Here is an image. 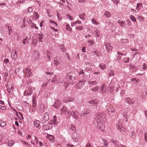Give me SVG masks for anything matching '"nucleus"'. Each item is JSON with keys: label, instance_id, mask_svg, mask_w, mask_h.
<instances>
[{"label": "nucleus", "instance_id": "nucleus-1", "mask_svg": "<svg viewBox=\"0 0 147 147\" xmlns=\"http://www.w3.org/2000/svg\"><path fill=\"white\" fill-rule=\"evenodd\" d=\"M75 74L72 72L68 73L66 75V78L64 79V86L65 88L66 89L69 84H71L73 83V81L75 80Z\"/></svg>", "mask_w": 147, "mask_h": 147}, {"label": "nucleus", "instance_id": "nucleus-2", "mask_svg": "<svg viewBox=\"0 0 147 147\" xmlns=\"http://www.w3.org/2000/svg\"><path fill=\"white\" fill-rule=\"evenodd\" d=\"M93 123L94 126L96 127L97 128L101 131L104 130V125L103 124L101 123L100 119L98 118H95L93 120Z\"/></svg>", "mask_w": 147, "mask_h": 147}, {"label": "nucleus", "instance_id": "nucleus-3", "mask_svg": "<svg viewBox=\"0 0 147 147\" xmlns=\"http://www.w3.org/2000/svg\"><path fill=\"white\" fill-rule=\"evenodd\" d=\"M53 61L55 66L58 69L60 70L63 67V65L61 63V60L59 57H55Z\"/></svg>", "mask_w": 147, "mask_h": 147}, {"label": "nucleus", "instance_id": "nucleus-4", "mask_svg": "<svg viewBox=\"0 0 147 147\" xmlns=\"http://www.w3.org/2000/svg\"><path fill=\"white\" fill-rule=\"evenodd\" d=\"M71 137L73 141L75 142H78L80 138L79 134L76 132H74L72 134Z\"/></svg>", "mask_w": 147, "mask_h": 147}, {"label": "nucleus", "instance_id": "nucleus-5", "mask_svg": "<svg viewBox=\"0 0 147 147\" xmlns=\"http://www.w3.org/2000/svg\"><path fill=\"white\" fill-rule=\"evenodd\" d=\"M116 127L117 129L122 134H124L126 131V129L124 128L123 124L120 125L119 123V124H117Z\"/></svg>", "mask_w": 147, "mask_h": 147}, {"label": "nucleus", "instance_id": "nucleus-6", "mask_svg": "<svg viewBox=\"0 0 147 147\" xmlns=\"http://www.w3.org/2000/svg\"><path fill=\"white\" fill-rule=\"evenodd\" d=\"M104 45L105 46L107 51V52H110L111 51L113 47L111 46L110 43H107L105 41L104 43Z\"/></svg>", "mask_w": 147, "mask_h": 147}, {"label": "nucleus", "instance_id": "nucleus-7", "mask_svg": "<svg viewBox=\"0 0 147 147\" xmlns=\"http://www.w3.org/2000/svg\"><path fill=\"white\" fill-rule=\"evenodd\" d=\"M85 82L86 81L84 80H82V81H79L76 85V88L78 89H80L84 85Z\"/></svg>", "mask_w": 147, "mask_h": 147}, {"label": "nucleus", "instance_id": "nucleus-8", "mask_svg": "<svg viewBox=\"0 0 147 147\" xmlns=\"http://www.w3.org/2000/svg\"><path fill=\"white\" fill-rule=\"evenodd\" d=\"M125 100L127 103L129 105H132L135 102V100L134 98H131L129 97L126 98Z\"/></svg>", "mask_w": 147, "mask_h": 147}, {"label": "nucleus", "instance_id": "nucleus-9", "mask_svg": "<svg viewBox=\"0 0 147 147\" xmlns=\"http://www.w3.org/2000/svg\"><path fill=\"white\" fill-rule=\"evenodd\" d=\"M32 91V87H29L27 88L26 90L25 91L24 93V96H28L31 95Z\"/></svg>", "mask_w": 147, "mask_h": 147}, {"label": "nucleus", "instance_id": "nucleus-10", "mask_svg": "<svg viewBox=\"0 0 147 147\" xmlns=\"http://www.w3.org/2000/svg\"><path fill=\"white\" fill-rule=\"evenodd\" d=\"M70 115L73 116L74 118L76 119L78 118V116L79 114L78 112L76 111L73 110L70 112Z\"/></svg>", "mask_w": 147, "mask_h": 147}, {"label": "nucleus", "instance_id": "nucleus-11", "mask_svg": "<svg viewBox=\"0 0 147 147\" xmlns=\"http://www.w3.org/2000/svg\"><path fill=\"white\" fill-rule=\"evenodd\" d=\"M90 111L88 109H85L81 113V116L82 117H84L90 113Z\"/></svg>", "mask_w": 147, "mask_h": 147}, {"label": "nucleus", "instance_id": "nucleus-12", "mask_svg": "<svg viewBox=\"0 0 147 147\" xmlns=\"http://www.w3.org/2000/svg\"><path fill=\"white\" fill-rule=\"evenodd\" d=\"M61 103L59 100H55V104L53 105L54 107L56 109H58L60 106L61 105Z\"/></svg>", "mask_w": 147, "mask_h": 147}, {"label": "nucleus", "instance_id": "nucleus-13", "mask_svg": "<svg viewBox=\"0 0 147 147\" xmlns=\"http://www.w3.org/2000/svg\"><path fill=\"white\" fill-rule=\"evenodd\" d=\"M98 100L97 98H93L89 101V102L91 104L93 105H97L98 103Z\"/></svg>", "mask_w": 147, "mask_h": 147}, {"label": "nucleus", "instance_id": "nucleus-14", "mask_svg": "<svg viewBox=\"0 0 147 147\" xmlns=\"http://www.w3.org/2000/svg\"><path fill=\"white\" fill-rule=\"evenodd\" d=\"M108 107L107 111L109 114L114 113L115 109L114 108L111 106H108Z\"/></svg>", "mask_w": 147, "mask_h": 147}, {"label": "nucleus", "instance_id": "nucleus-15", "mask_svg": "<svg viewBox=\"0 0 147 147\" xmlns=\"http://www.w3.org/2000/svg\"><path fill=\"white\" fill-rule=\"evenodd\" d=\"M60 111L62 114H64L66 112H68V109L66 106L63 105Z\"/></svg>", "mask_w": 147, "mask_h": 147}, {"label": "nucleus", "instance_id": "nucleus-16", "mask_svg": "<svg viewBox=\"0 0 147 147\" xmlns=\"http://www.w3.org/2000/svg\"><path fill=\"white\" fill-rule=\"evenodd\" d=\"M105 117V115L104 114L102 113H98L96 115V117L98 118L99 119H102Z\"/></svg>", "mask_w": 147, "mask_h": 147}, {"label": "nucleus", "instance_id": "nucleus-17", "mask_svg": "<svg viewBox=\"0 0 147 147\" xmlns=\"http://www.w3.org/2000/svg\"><path fill=\"white\" fill-rule=\"evenodd\" d=\"M110 141L114 144L116 147H119V144L116 139L111 138L110 140Z\"/></svg>", "mask_w": 147, "mask_h": 147}, {"label": "nucleus", "instance_id": "nucleus-18", "mask_svg": "<svg viewBox=\"0 0 147 147\" xmlns=\"http://www.w3.org/2000/svg\"><path fill=\"white\" fill-rule=\"evenodd\" d=\"M14 141L13 140H9L8 143H5V145L8 146L9 147H10L12 146L14 144Z\"/></svg>", "mask_w": 147, "mask_h": 147}, {"label": "nucleus", "instance_id": "nucleus-19", "mask_svg": "<svg viewBox=\"0 0 147 147\" xmlns=\"http://www.w3.org/2000/svg\"><path fill=\"white\" fill-rule=\"evenodd\" d=\"M43 116V119L45 120V121H47L49 119V114L47 112L44 113Z\"/></svg>", "mask_w": 147, "mask_h": 147}, {"label": "nucleus", "instance_id": "nucleus-20", "mask_svg": "<svg viewBox=\"0 0 147 147\" xmlns=\"http://www.w3.org/2000/svg\"><path fill=\"white\" fill-rule=\"evenodd\" d=\"M117 22L119 24L120 26L122 27H125L126 26V23L123 21H120L119 20H118Z\"/></svg>", "mask_w": 147, "mask_h": 147}, {"label": "nucleus", "instance_id": "nucleus-21", "mask_svg": "<svg viewBox=\"0 0 147 147\" xmlns=\"http://www.w3.org/2000/svg\"><path fill=\"white\" fill-rule=\"evenodd\" d=\"M131 133V135H130V136H131V138H132L133 139H135L136 138V133L134 131L132 130L130 131Z\"/></svg>", "mask_w": 147, "mask_h": 147}, {"label": "nucleus", "instance_id": "nucleus-22", "mask_svg": "<svg viewBox=\"0 0 147 147\" xmlns=\"http://www.w3.org/2000/svg\"><path fill=\"white\" fill-rule=\"evenodd\" d=\"M12 53H13V55L11 56L13 59H16L18 57V54L16 50H13L12 52Z\"/></svg>", "mask_w": 147, "mask_h": 147}, {"label": "nucleus", "instance_id": "nucleus-23", "mask_svg": "<svg viewBox=\"0 0 147 147\" xmlns=\"http://www.w3.org/2000/svg\"><path fill=\"white\" fill-rule=\"evenodd\" d=\"M131 81H132L134 83L137 84L139 83L140 81V80L138 79H136V78H131L130 79Z\"/></svg>", "mask_w": 147, "mask_h": 147}, {"label": "nucleus", "instance_id": "nucleus-24", "mask_svg": "<svg viewBox=\"0 0 147 147\" xmlns=\"http://www.w3.org/2000/svg\"><path fill=\"white\" fill-rule=\"evenodd\" d=\"M40 121H39L37 120L34 122V125L37 128H38L40 126Z\"/></svg>", "mask_w": 147, "mask_h": 147}, {"label": "nucleus", "instance_id": "nucleus-25", "mask_svg": "<svg viewBox=\"0 0 147 147\" xmlns=\"http://www.w3.org/2000/svg\"><path fill=\"white\" fill-rule=\"evenodd\" d=\"M129 58L125 57L121 61L122 62L126 63L129 62Z\"/></svg>", "mask_w": 147, "mask_h": 147}, {"label": "nucleus", "instance_id": "nucleus-26", "mask_svg": "<svg viewBox=\"0 0 147 147\" xmlns=\"http://www.w3.org/2000/svg\"><path fill=\"white\" fill-rule=\"evenodd\" d=\"M46 137L50 140H54V138L53 136L49 134L47 135Z\"/></svg>", "mask_w": 147, "mask_h": 147}, {"label": "nucleus", "instance_id": "nucleus-27", "mask_svg": "<svg viewBox=\"0 0 147 147\" xmlns=\"http://www.w3.org/2000/svg\"><path fill=\"white\" fill-rule=\"evenodd\" d=\"M79 16L80 18L83 20H84L85 19V15L84 13H83L82 14H80Z\"/></svg>", "mask_w": 147, "mask_h": 147}, {"label": "nucleus", "instance_id": "nucleus-28", "mask_svg": "<svg viewBox=\"0 0 147 147\" xmlns=\"http://www.w3.org/2000/svg\"><path fill=\"white\" fill-rule=\"evenodd\" d=\"M39 37V41L41 42H43V38L44 37V34L42 33L38 34Z\"/></svg>", "mask_w": 147, "mask_h": 147}, {"label": "nucleus", "instance_id": "nucleus-29", "mask_svg": "<svg viewBox=\"0 0 147 147\" xmlns=\"http://www.w3.org/2000/svg\"><path fill=\"white\" fill-rule=\"evenodd\" d=\"M30 69H27V72L26 73V76L28 77H30V75L32 74L31 72H30Z\"/></svg>", "mask_w": 147, "mask_h": 147}, {"label": "nucleus", "instance_id": "nucleus-30", "mask_svg": "<svg viewBox=\"0 0 147 147\" xmlns=\"http://www.w3.org/2000/svg\"><path fill=\"white\" fill-rule=\"evenodd\" d=\"M70 129L72 130L73 131H74V132H76L77 131L76 129V126L74 125H71Z\"/></svg>", "mask_w": 147, "mask_h": 147}, {"label": "nucleus", "instance_id": "nucleus-31", "mask_svg": "<svg viewBox=\"0 0 147 147\" xmlns=\"http://www.w3.org/2000/svg\"><path fill=\"white\" fill-rule=\"evenodd\" d=\"M104 15L106 16L107 18H109L111 16L110 13L108 11H105L104 13Z\"/></svg>", "mask_w": 147, "mask_h": 147}, {"label": "nucleus", "instance_id": "nucleus-32", "mask_svg": "<svg viewBox=\"0 0 147 147\" xmlns=\"http://www.w3.org/2000/svg\"><path fill=\"white\" fill-rule=\"evenodd\" d=\"M53 121L54 124L56 125L57 123V120L56 117L55 115L53 116Z\"/></svg>", "mask_w": 147, "mask_h": 147}, {"label": "nucleus", "instance_id": "nucleus-33", "mask_svg": "<svg viewBox=\"0 0 147 147\" xmlns=\"http://www.w3.org/2000/svg\"><path fill=\"white\" fill-rule=\"evenodd\" d=\"M6 122L1 120L0 124V126L4 127L6 125Z\"/></svg>", "mask_w": 147, "mask_h": 147}, {"label": "nucleus", "instance_id": "nucleus-34", "mask_svg": "<svg viewBox=\"0 0 147 147\" xmlns=\"http://www.w3.org/2000/svg\"><path fill=\"white\" fill-rule=\"evenodd\" d=\"M50 126L48 125L47 124H45L43 126V128L45 130H47L49 129Z\"/></svg>", "mask_w": 147, "mask_h": 147}, {"label": "nucleus", "instance_id": "nucleus-35", "mask_svg": "<svg viewBox=\"0 0 147 147\" xmlns=\"http://www.w3.org/2000/svg\"><path fill=\"white\" fill-rule=\"evenodd\" d=\"M100 89V87L96 86L94 88H92L91 90L92 91H94V92H96L97 91L98 89Z\"/></svg>", "mask_w": 147, "mask_h": 147}, {"label": "nucleus", "instance_id": "nucleus-36", "mask_svg": "<svg viewBox=\"0 0 147 147\" xmlns=\"http://www.w3.org/2000/svg\"><path fill=\"white\" fill-rule=\"evenodd\" d=\"M66 28L67 30L70 32H71L72 30V28L70 27V26L68 24L66 25Z\"/></svg>", "mask_w": 147, "mask_h": 147}, {"label": "nucleus", "instance_id": "nucleus-37", "mask_svg": "<svg viewBox=\"0 0 147 147\" xmlns=\"http://www.w3.org/2000/svg\"><path fill=\"white\" fill-rule=\"evenodd\" d=\"M70 111L68 110V112H66L65 113H64V114H65L66 116V117L67 118H70V113H69Z\"/></svg>", "mask_w": 147, "mask_h": 147}, {"label": "nucleus", "instance_id": "nucleus-38", "mask_svg": "<svg viewBox=\"0 0 147 147\" xmlns=\"http://www.w3.org/2000/svg\"><path fill=\"white\" fill-rule=\"evenodd\" d=\"M99 66L100 67V68L103 69H105L106 68V66H105V64L103 63H100L99 65Z\"/></svg>", "mask_w": 147, "mask_h": 147}, {"label": "nucleus", "instance_id": "nucleus-39", "mask_svg": "<svg viewBox=\"0 0 147 147\" xmlns=\"http://www.w3.org/2000/svg\"><path fill=\"white\" fill-rule=\"evenodd\" d=\"M106 24L108 25L109 27H111L113 26V24L112 23H111L109 22H106Z\"/></svg>", "mask_w": 147, "mask_h": 147}, {"label": "nucleus", "instance_id": "nucleus-40", "mask_svg": "<svg viewBox=\"0 0 147 147\" xmlns=\"http://www.w3.org/2000/svg\"><path fill=\"white\" fill-rule=\"evenodd\" d=\"M130 19L131 20H132L133 22H135L136 21V18L133 15L130 16Z\"/></svg>", "mask_w": 147, "mask_h": 147}, {"label": "nucleus", "instance_id": "nucleus-41", "mask_svg": "<svg viewBox=\"0 0 147 147\" xmlns=\"http://www.w3.org/2000/svg\"><path fill=\"white\" fill-rule=\"evenodd\" d=\"M114 75V71L113 70L111 69L110 71L109 72V77L113 76Z\"/></svg>", "mask_w": 147, "mask_h": 147}, {"label": "nucleus", "instance_id": "nucleus-42", "mask_svg": "<svg viewBox=\"0 0 147 147\" xmlns=\"http://www.w3.org/2000/svg\"><path fill=\"white\" fill-rule=\"evenodd\" d=\"M34 55L35 56V59H38L39 57V53L38 52L37 53H34Z\"/></svg>", "mask_w": 147, "mask_h": 147}, {"label": "nucleus", "instance_id": "nucleus-43", "mask_svg": "<svg viewBox=\"0 0 147 147\" xmlns=\"http://www.w3.org/2000/svg\"><path fill=\"white\" fill-rule=\"evenodd\" d=\"M126 22L127 24L129 26H130L131 24V23L130 20L129 19H127L126 20Z\"/></svg>", "mask_w": 147, "mask_h": 147}, {"label": "nucleus", "instance_id": "nucleus-44", "mask_svg": "<svg viewBox=\"0 0 147 147\" xmlns=\"http://www.w3.org/2000/svg\"><path fill=\"white\" fill-rule=\"evenodd\" d=\"M91 21L93 24H95L96 25H98V22H97L96 20L94 18L92 19Z\"/></svg>", "mask_w": 147, "mask_h": 147}, {"label": "nucleus", "instance_id": "nucleus-45", "mask_svg": "<svg viewBox=\"0 0 147 147\" xmlns=\"http://www.w3.org/2000/svg\"><path fill=\"white\" fill-rule=\"evenodd\" d=\"M84 27L82 26H80L79 27H76V29H78V30H82L84 29Z\"/></svg>", "mask_w": 147, "mask_h": 147}, {"label": "nucleus", "instance_id": "nucleus-46", "mask_svg": "<svg viewBox=\"0 0 147 147\" xmlns=\"http://www.w3.org/2000/svg\"><path fill=\"white\" fill-rule=\"evenodd\" d=\"M126 54H124V53H122L120 52L119 51H118L117 52V55H121V56H125L126 55Z\"/></svg>", "mask_w": 147, "mask_h": 147}, {"label": "nucleus", "instance_id": "nucleus-47", "mask_svg": "<svg viewBox=\"0 0 147 147\" xmlns=\"http://www.w3.org/2000/svg\"><path fill=\"white\" fill-rule=\"evenodd\" d=\"M87 42L89 43V45L90 46H92V45H93L94 44V42H93V41L88 40L87 41Z\"/></svg>", "mask_w": 147, "mask_h": 147}, {"label": "nucleus", "instance_id": "nucleus-48", "mask_svg": "<svg viewBox=\"0 0 147 147\" xmlns=\"http://www.w3.org/2000/svg\"><path fill=\"white\" fill-rule=\"evenodd\" d=\"M106 90H105V88H103L102 87H101V93L102 94L104 93L105 92H106Z\"/></svg>", "mask_w": 147, "mask_h": 147}, {"label": "nucleus", "instance_id": "nucleus-49", "mask_svg": "<svg viewBox=\"0 0 147 147\" xmlns=\"http://www.w3.org/2000/svg\"><path fill=\"white\" fill-rule=\"evenodd\" d=\"M142 68L144 70H145L147 69V66L145 63H144L143 64V67H142Z\"/></svg>", "mask_w": 147, "mask_h": 147}, {"label": "nucleus", "instance_id": "nucleus-50", "mask_svg": "<svg viewBox=\"0 0 147 147\" xmlns=\"http://www.w3.org/2000/svg\"><path fill=\"white\" fill-rule=\"evenodd\" d=\"M32 107H34L36 105V101H35V100L33 99L32 100Z\"/></svg>", "mask_w": 147, "mask_h": 147}, {"label": "nucleus", "instance_id": "nucleus-51", "mask_svg": "<svg viewBox=\"0 0 147 147\" xmlns=\"http://www.w3.org/2000/svg\"><path fill=\"white\" fill-rule=\"evenodd\" d=\"M33 10V9L32 7H29L27 9V11L29 12H31Z\"/></svg>", "mask_w": 147, "mask_h": 147}, {"label": "nucleus", "instance_id": "nucleus-52", "mask_svg": "<svg viewBox=\"0 0 147 147\" xmlns=\"http://www.w3.org/2000/svg\"><path fill=\"white\" fill-rule=\"evenodd\" d=\"M97 83V82H96V81H93L90 82V84L91 85H94Z\"/></svg>", "mask_w": 147, "mask_h": 147}, {"label": "nucleus", "instance_id": "nucleus-53", "mask_svg": "<svg viewBox=\"0 0 147 147\" xmlns=\"http://www.w3.org/2000/svg\"><path fill=\"white\" fill-rule=\"evenodd\" d=\"M8 30H9V32H8V34H9V35H10L12 32L11 28H10L9 26H8Z\"/></svg>", "mask_w": 147, "mask_h": 147}, {"label": "nucleus", "instance_id": "nucleus-54", "mask_svg": "<svg viewBox=\"0 0 147 147\" xmlns=\"http://www.w3.org/2000/svg\"><path fill=\"white\" fill-rule=\"evenodd\" d=\"M103 142H104V145L105 147L107 146L108 145L107 142H106L105 140H102Z\"/></svg>", "mask_w": 147, "mask_h": 147}, {"label": "nucleus", "instance_id": "nucleus-55", "mask_svg": "<svg viewBox=\"0 0 147 147\" xmlns=\"http://www.w3.org/2000/svg\"><path fill=\"white\" fill-rule=\"evenodd\" d=\"M22 103L24 105H26V106H27L26 105H29V104L27 101H23Z\"/></svg>", "mask_w": 147, "mask_h": 147}, {"label": "nucleus", "instance_id": "nucleus-56", "mask_svg": "<svg viewBox=\"0 0 147 147\" xmlns=\"http://www.w3.org/2000/svg\"><path fill=\"white\" fill-rule=\"evenodd\" d=\"M20 141L23 144H24L25 145H27L28 144V142L24 140H21Z\"/></svg>", "mask_w": 147, "mask_h": 147}, {"label": "nucleus", "instance_id": "nucleus-57", "mask_svg": "<svg viewBox=\"0 0 147 147\" xmlns=\"http://www.w3.org/2000/svg\"><path fill=\"white\" fill-rule=\"evenodd\" d=\"M127 40L126 39H123L122 38L121 40V42L123 43H125L126 42H127Z\"/></svg>", "mask_w": 147, "mask_h": 147}, {"label": "nucleus", "instance_id": "nucleus-58", "mask_svg": "<svg viewBox=\"0 0 147 147\" xmlns=\"http://www.w3.org/2000/svg\"><path fill=\"white\" fill-rule=\"evenodd\" d=\"M34 14L35 15V16L36 17V18L37 19L39 17V15L37 13V12H34Z\"/></svg>", "mask_w": 147, "mask_h": 147}, {"label": "nucleus", "instance_id": "nucleus-59", "mask_svg": "<svg viewBox=\"0 0 147 147\" xmlns=\"http://www.w3.org/2000/svg\"><path fill=\"white\" fill-rule=\"evenodd\" d=\"M60 49L62 50L64 52H65V51H66L65 48L64 47H61V48Z\"/></svg>", "mask_w": 147, "mask_h": 147}, {"label": "nucleus", "instance_id": "nucleus-60", "mask_svg": "<svg viewBox=\"0 0 147 147\" xmlns=\"http://www.w3.org/2000/svg\"><path fill=\"white\" fill-rule=\"evenodd\" d=\"M138 18L140 20H143L144 18L140 16H138Z\"/></svg>", "mask_w": 147, "mask_h": 147}, {"label": "nucleus", "instance_id": "nucleus-61", "mask_svg": "<svg viewBox=\"0 0 147 147\" xmlns=\"http://www.w3.org/2000/svg\"><path fill=\"white\" fill-rule=\"evenodd\" d=\"M0 109L2 110H5L6 109V108L5 106H1Z\"/></svg>", "mask_w": 147, "mask_h": 147}, {"label": "nucleus", "instance_id": "nucleus-62", "mask_svg": "<svg viewBox=\"0 0 147 147\" xmlns=\"http://www.w3.org/2000/svg\"><path fill=\"white\" fill-rule=\"evenodd\" d=\"M144 139L146 141H147V132H146L144 134Z\"/></svg>", "mask_w": 147, "mask_h": 147}, {"label": "nucleus", "instance_id": "nucleus-63", "mask_svg": "<svg viewBox=\"0 0 147 147\" xmlns=\"http://www.w3.org/2000/svg\"><path fill=\"white\" fill-rule=\"evenodd\" d=\"M48 123L51 125L52 124H54V123H53V120H50L49 121Z\"/></svg>", "mask_w": 147, "mask_h": 147}, {"label": "nucleus", "instance_id": "nucleus-64", "mask_svg": "<svg viewBox=\"0 0 147 147\" xmlns=\"http://www.w3.org/2000/svg\"><path fill=\"white\" fill-rule=\"evenodd\" d=\"M142 3H138L137 4V6L138 7H142Z\"/></svg>", "mask_w": 147, "mask_h": 147}]
</instances>
